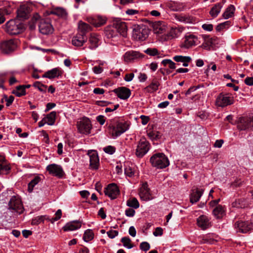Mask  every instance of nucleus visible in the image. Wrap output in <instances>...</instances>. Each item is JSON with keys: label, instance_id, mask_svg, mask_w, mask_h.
I'll list each match as a JSON object with an SVG mask.
<instances>
[{"label": "nucleus", "instance_id": "obj_40", "mask_svg": "<svg viewBox=\"0 0 253 253\" xmlns=\"http://www.w3.org/2000/svg\"><path fill=\"white\" fill-rule=\"evenodd\" d=\"M94 238V234L91 229L86 230L84 234L83 239L85 242H89L92 240Z\"/></svg>", "mask_w": 253, "mask_h": 253}, {"label": "nucleus", "instance_id": "obj_54", "mask_svg": "<svg viewBox=\"0 0 253 253\" xmlns=\"http://www.w3.org/2000/svg\"><path fill=\"white\" fill-rule=\"evenodd\" d=\"M103 150L105 153L112 155L115 153L116 148L115 147L110 145L104 147L103 148Z\"/></svg>", "mask_w": 253, "mask_h": 253}, {"label": "nucleus", "instance_id": "obj_35", "mask_svg": "<svg viewBox=\"0 0 253 253\" xmlns=\"http://www.w3.org/2000/svg\"><path fill=\"white\" fill-rule=\"evenodd\" d=\"M99 39L95 34H91L89 39V42L90 44L89 48L91 49H94L98 46Z\"/></svg>", "mask_w": 253, "mask_h": 253}, {"label": "nucleus", "instance_id": "obj_49", "mask_svg": "<svg viewBox=\"0 0 253 253\" xmlns=\"http://www.w3.org/2000/svg\"><path fill=\"white\" fill-rule=\"evenodd\" d=\"M33 86L36 88H38L39 90L42 92H45L47 88V86L46 85L43 84L40 82H36Z\"/></svg>", "mask_w": 253, "mask_h": 253}, {"label": "nucleus", "instance_id": "obj_32", "mask_svg": "<svg viewBox=\"0 0 253 253\" xmlns=\"http://www.w3.org/2000/svg\"><path fill=\"white\" fill-rule=\"evenodd\" d=\"M249 205L248 201L244 198L239 199L236 200L232 203V206L234 207L237 208H245L247 207Z\"/></svg>", "mask_w": 253, "mask_h": 253}, {"label": "nucleus", "instance_id": "obj_30", "mask_svg": "<svg viewBox=\"0 0 253 253\" xmlns=\"http://www.w3.org/2000/svg\"><path fill=\"white\" fill-rule=\"evenodd\" d=\"M79 32L80 34H83L84 36H86V33L91 30V28L87 23L80 22L79 24Z\"/></svg>", "mask_w": 253, "mask_h": 253}, {"label": "nucleus", "instance_id": "obj_10", "mask_svg": "<svg viewBox=\"0 0 253 253\" xmlns=\"http://www.w3.org/2000/svg\"><path fill=\"white\" fill-rule=\"evenodd\" d=\"M105 195L114 200L117 198V197L120 194V190L117 185L115 183L109 184L104 189Z\"/></svg>", "mask_w": 253, "mask_h": 253}, {"label": "nucleus", "instance_id": "obj_6", "mask_svg": "<svg viewBox=\"0 0 253 253\" xmlns=\"http://www.w3.org/2000/svg\"><path fill=\"white\" fill-rule=\"evenodd\" d=\"M253 127V116L241 117L237 122V128L240 130H246Z\"/></svg>", "mask_w": 253, "mask_h": 253}, {"label": "nucleus", "instance_id": "obj_13", "mask_svg": "<svg viewBox=\"0 0 253 253\" xmlns=\"http://www.w3.org/2000/svg\"><path fill=\"white\" fill-rule=\"evenodd\" d=\"M39 28L40 32L43 35L51 34L53 31L51 24L44 19L40 20Z\"/></svg>", "mask_w": 253, "mask_h": 253}, {"label": "nucleus", "instance_id": "obj_56", "mask_svg": "<svg viewBox=\"0 0 253 253\" xmlns=\"http://www.w3.org/2000/svg\"><path fill=\"white\" fill-rule=\"evenodd\" d=\"M4 98L5 99V101H6V105L7 106H9L13 102L14 97L12 95H10L8 98H7L6 95H4Z\"/></svg>", "mask_w": 253, "mask_h": 253}, {"label": "nucleus", "instance_id": "obj_26", "mask_svg": "<svg viewBox=\"0 0 253 253\" xmlns=\"http://www.w3.org/2000/svg\"><path fill=\"white\" fill-rule=\"evenodd\" d=\"M225 2V0H222V2L217 3L214 5L210 11V14L211 17L215 18L217 16Z\"/></svg>", "mask_w": 253, "mask_h": 253}, {"label": "nucleus", "instance_id": "obj_43", "mask_svg": "<svg viewBox=\"0 0 253 253\" xmlns=\"http://www.w3.org/2000/svg\"><path fill=\"white\" fill-rule=\"evenodd\" d=\"M173 60L177 62H190L191 58L189 56H184L182 55H176L173 57Z\"/></svg>", "mask_w": 253, "mask_h": 253}, {"label": "nucleus", "instance_id": "obj_37", "mask_svg": "<svg viewBox=\"0 0 253 253\" xmlns=\"http://www.w3.org/2000/svg\"><path fill=\"white\" fill-rule=\"evenodd\" d=\"M41 180V178L39 176H36L34 177L33 179L31 180V181L28 184V190L31 193L33 191L34 187L35 185L38 184L40 181Z\"/></svg>", "mask_w": 253, "mask_h": 253}, {"label": "nucleus", "instance_id": "obj_53", "mask_svg": "<svg viewBox=\"0 0 253 253\" xmlns=\"http://www.w3.org/2000/svg\"><path fill=\"white\" fill-rule=\"evenodd\" d=\"M140 249L142 251L147 252L150 249V244L147 242H143L140 244Z\"/></svg>", "mask_w": 253, "mask_h": 253}, {"label": "nucleus", "instance_id": "obj_23", "mask_svg": "<svg viewBox=\"0 0 253 253\" xmlns=\"http://www.w3.org/2000/svg\"><path fill=\"white\" fill-rule=\"evenodd\" d=\"M159 85L160 83L157 80V79H153L151 83L149 85L144 88L143 91L145 93H153L158 89Z\"/></svg>", "mask_w": 253, "mask_h": 253}, {"label": "nucleus", "instance_id": "obj_59", "mask_svg": "<svg viewBox=\"0 0 253 253\" xmlns=\"http://www.w3.org/2000/svg\"><path fill=\"white\" fill-rule=\"evenodd\" d=\"M163 230L161 227H157L155 231L153 232L155 236H161L163 235Z\"/></svg>", "mask_w": 253, "mask_h": 253}, {"label": "nucleus", "instance_id": "obj_16", "mask_svg": "<svg viewBox=\"0 0 253 253\" xmlns=\"http://www.w3.org/2000/svg\"><path fill=\"white\" fill-rule=\"evenodd\" d=\"M113 135L118 137L124 133L128 128V126L123 122H119L116 126H112Z\"/></svg>", "mask_w": 253, "mask_h": 253}, {"label": "nucleus", "instance_id": "obj_18", "mask_svg": "<svg viewBox=\"0 0 253 253\" xmlns=\"http://www.w3.org/2000/svg\"><path fill=\"white\" fill-rule=\"evenodd\" d=\"M235 226L239 232L246 233L252 229L253 225L248 221H238L235 223Z\"/></svg>", "mask_w": 253, "mask_h": 253}, {"label": "nucleus", "instance_id": "obj_24", "mask_svg": "<svg viewBox=\"0 0 253 253\" xmlns=\"http://www.w3.org/2000/svg\"><path fill=\"white\" fill-rule=\"evenodd\" d=\"M192 193L190 195V201L192 204L197 203L200 200L202 196L204 190L201 189H199L198 188L194 189L192 190Z\"/></svg>", "mask_w": 253, "mask_h": 253}, {"label": "nucleus", "instance_id": "obj_47", "mask_svg": "<svg viewBox=\"0 0 253 253\" xmlns=\"http://www.w3.org/2000/svg\"><path fill=\"white\" fill-rule=\"evenodd\" d=\"M148 136L152 140H157L160 138V133L158 131H151L148 132Z\"/></svg>", "mask_w": 253, "mask_h": 253}, {"label": "nucleus", "instance_id": "obj_36", "mask_svg": "<svg viewBox=\"0 0 253 253\" xmlns=\"http://www.w3.org/2000/svg\"><path fill=\"white\" fill-rule=\"evenodd\" d=\"M56 116V113L55 111H52L49 114H47L46 117H44V119L46 122V123L48 125H53L55 121V118Z\"/></svg>", "mask_w": 253, "mask_h": 253}, {"label": "nucleus", "instance_id": "obj_4", "mask_svg": "<svg viewBox=\"0 0 253 253\" xmlns=\"http://www.w3.org/2000/svg\"><path fill=\"white\" fill-rule=\"evenodd\" d=\"M8 209L11 211L16 212L19 214L23 212L24 208L21 200L16 196H12L8 204Z\"/></svg>", "mask_w": 253, "mask_h": 253}, {"label": "nucleus", "instance_id": "obj_11", "mask_svg": "<svg viewBox=\"0 0 253 253\" xmlns=\"http://www.w3.org/2000/svg\"><path fill=\"white\" fill-rule=\"evenodd\" d=\"M87 155L89 157V166L92 169L96 170L99 168V159L97 151L95 150H89Z\"/></svg>", "mask_w": 253, "mask_h": 253}, {"label": "nucleus", "instance_id": "obj_20", "mask_svg": "<svg viewBox=\"0 0 253 253\" xmlns=\"http://www.w3.org/2000/svg\"><path fill=\"white\" fill-rule=\"evenodd\" d=\"M114 25L116 29L117 33H119L123 37H125L127 32V26L125 22L121 20H117L114 21Z\"/></svg>", "mask_w": 253, "mask_h": 253}, {"label": "nucleus", "instance_id": "obj_41", "mask_svg": "<svg viewBox=\"0 0 253 253\" xmlns=\"http://www.w3.org/2000/svg\"><path fill=\"white\" fill-rule=\"evenodd\" d=\"M126 205L128 207H131L135 209L138 208L139 207V202L135 198H133L128 200L126 202Z\"/></svg>", "mask_w": 253, "mask_h": 253}, {"label": "nucleus", "instance_id": "obj_17", "mask_svg": "<svg viewBox=\"0 0 253 253\" xmlns=\"http://www.w3.org/2000/svg\"><path fill=\"white\" fill-rule=\"evenodd\" d=\"M117 96L123 100L127 99L131 95L130 90L126 87H119L113 90Z\"/></svg>", "mask_w": 253, "mask_h": 253}, {"label": "nucleus", "instance_id": "obj_27", "mask_svg": "<svg viewBox=\"0 0 253 253\" xmlns=\"http://www.w3.org/2000/svg\"><path fill=\"white\" fill-rule=\"evenodd\" d=\"M81 227V223L78 221H73L67 223L63 228L64 231H73Z\"/></svg>", "mask_w": 253, "mask_h": 253}, {"label": "nucleus", "instance_id": "obj_12", "mask_svg": "<svg viewBox=\"0 0 253 253\" xmlns=\"http://www.w3.org/2000/svg\"><path fill=\"white\" fill-rule=\"evenodd\" d=\"M144 55L139 51L130 50L126 52L124 55V60L126 62L134 61L144 57Z\"/></svg>", "mask_w": 253, "mask_h": 253}, {"label": "nucleus", "instance_id": "obj_34", "mask_svg": "<svg viewBox=\"0 0 253 253\" xmlns=\"http://www.w3.org/2000/svg\"><path fill=\"white\" fill-rule=\"evenodd\" d=\"M224 212L225 211L223 207L220 205H218L215 207V208L212 211L213 214L216 218H222L223 214H224Z\"/></svg>", "mask_w": 253, "mask_h": 253}, {"label": "nucleus", "instance_id": "obj_50", "mask_svg": "<svg viewBox=\"0 0 253 253\" xmlns=\"http://www.w3.org/2000/svg\"><path fill=\"white\" fill-rule=\"evenodd\" d=\"M144 52L150 56H155L159 55V52L156 48H148L144 50Z\"/></svg>", "mask_w": 253, "mask_h": 253}, {"label": "nucleus", "instance_id": "obj_29", "mask_svg": "<svg viewBox=\"0 0 253 253\" xmlns=\"http://www.w3.org/2000/svg\"><path fill=\"white\" fill-rule=\"evenodd\" d=\"M50 13L63 18H66L68 15L66 9L62 7H56L53 8L50 11Z\"/></svg>", "mask_w": 253, "mask_h": 253}, {"label": "nucleus", "instance_id": "obj_51", "mask_svg": "<svg viewBox=\"0 0 253 253\" xmlns=\"http://www.w3.org/2000/svg\"><path fill=\"white\" fill-rule=\"evenodd\" d=\"M12 12V9L10 7H2L0 8V15L3 16L9 15Z\"/></svg>", "mask_w": 253, "mask_h": 253}, {"label": "nucleus", "instance_id": "obj_28", "mask_svg": "<svg viewBox=\"0 0 253 253\" xmlns=\"http://www.w3.org/2000/svg\"><path fill=\"white\" fill-rule=\"evenodd\" d=\"M61 74V71L57 68H54L45 72L43 75V78H47L50 79L58 77Z\"/></svg>", "mask_w": 253, "mask_h": 253}, {"label": "nucleus", "instance_id": "obj_63", "mask_svg": "<svg viewBox=\"0 0 253 253\" xmlns=\"http://www.w3.org/2000/svg\"><path fill=\"white\" fill-rule=\"evenodd\" d=\"M93 72L95 74H100L103 71V69L99 66H96L92 68Z\"/></svg>", "mask_w": 253, "mask_h": 253}, {"label": "nucleus", "instance_id": "obj_57", "mask_svg": "<svg viewBox=\"0 0 253 253\" xmlns=\"http://www.w3.org/2000/svg\"><path fill=\"white\" fill-rule=\"evenodd\" d=\"M118 232L116 230H111L107 232V234L109 238L113 239L118 235Z\"/></svg>", "mask_w": 253, "mask_h": 253}, {"label": "nucleus", "instance_id": "obj_52", "mask_svg": "<svg viewBox=\"0 0 253 253\" xmlns=\"http://www.w3.org/2000/svg\"><path fill=\"white\" fill-rule=\"evenodd\" d=\"M39 15L38 14H36V16H35L30 21V24H29V28L31 30H34L36 27V24L35 23L37 22V21L39 19Z\"/></svg>", "mask_w": 253, "mask_h": 253}, {"label": "nucleus", "instance_id": "obj_42", "mask_svg": "<svg viewBox=\"0 0 253 253\" xmlns=\"http://www.w3.org/2000/svg\"><path fill=\"white\" fill-rule=\"evenodd\" d=\"M12 93L16 96L21 97L26 94V90L24 89L23 86L19 85L16 87V89L13 91Z\"/></svg>", "mask_w": 253, "mask_h": 253}, {"label": "nucleus", "instance_id": "obj_15", "mask_svg": "<svg viewBox=\"0 0 253 253\" xmlns=\"http://www.w3.org/2000/svg\"><path fill=\"white\" fill-rule=\"evenodd\" d=\"M46 169L49 173L54 176L61 177L63 175V170L62 168L56 164H52L48 165Z\"/></svg>", "mask_w": 253, "mask_h": 253}, {"label": "nucleus", "instance_id": "obj_22", "mask_svg": "<svg viewBox=\"0 0 253 253\" xmlns=\"http://www.w3.org/2000/svg\"><path fill=\"white\" fill-rule=\"evenodd\" d=\"M197 223L203 230H205L211 226L208 218L205 215H201L197 219Z\"/></svg>", "mask_w": 253, "mask_h": 253}, {"label": "nucleus", "instance_id": "obj_25", "mask_svg": "<svg viewBox=\"0 0 253 253\" xmlns=\"http://www.w3.org/2000/svg\"><path fill=\"white\" fill-rule=\"evenodd\" d=\"M197 41V38L193 35L186 36L183 46L185 48H189L191 46L196 45Z\"/></svg>", "mask_w": 253, "mask_h": 253}, {"label": "nucleus", "instance_id": "obj_60", "mask_svg": "<svg viewBox=\"0 0 253 253\" xmlns=\"http://www.w3.org/2000/svg\"><path fill=\"white\" fill-rule=\"evenodd\" d=\"M202 28L207 31H211L213 29V25L212 24H204L202 25Z\"/></svg>", "mask_w": 253, "mask_h": 253}, {"label": "nucleus", "instance_id": "obj_5", "mask_svg": "<svg viewBox=\"0 0 253 253\" xmlns=\"http://www.w3.org/2000/svg\"><path fill=\"white\" fill-rule=\"evenodd\" d=\"M150 143L145 138L141 139L138 143L135 155L138 158L143 157L149 150Z\"/></svg>", "mask_w": 253, "mask_h": 253}, {"label": "nucleus", "instance_id": "obj_64", "mask_svg": "<svg viewBox=\"0 0 253 253\" xmlns=\"http://www.w3.org/2000/svg\"><path fill=\"white\" fill-rule=\"evenodd\" d=\"M147 79V76L146 74L145 73H140L139 76H138V79L140 82H145Z\"/></svg>", "mask_w": 253, "mask_h": 253}, {"label": "nucleus", "instance_id": "obj_33", "mask_svg": "<svg viewBox=\"0 0 253 253\" xmlns=\"http://www.w3.org/2000/svg\"><path fill=\"white\" fill-rule=\"evenodd\" d=\"M105 35L108 38H112L117 35L116 29L115 28L114 23L112 26L107 27L104 31Z\"/></svg>", "mask_w": 253, "mask_h": 253}, {"label": "nucleus", "instance_id": "obj_38", "mask_svg": "<svg viewBox=\"0 0 253 253\" xmlns=\"http://www.w3.org/2000/svg\"><path fill=\"white\" fill-rule=\"evenodd\" d=\"M234 10L235 7L234 5H230V6L226 8V10L223 13L222 16L225 19H228L233 15Z\"/></svg>", "mask_w": 253, "mask_h": 253}, {"label": "nucleus", "instance_id": "obj_39", "mask_svg": "<svg viewBox=\"0 0 253 253\" xmlns=\"http://www.w3.org/2000/svg\"><path fill=\"white\" fill-rule=\"evenodd\" d=\"M106 23V19L101 16H98L92 20V24L96 27H100Z\"/></svg>", "mask_w": 253, "mask_h": 253}, {"label": "nucleus", "instance_id": "obj_3", "mask_svg": "<svg viewBox=\"0 0 253 253\" xmlns=\"http://www.w3.org/2000/svg\"><path fill=\"white\" fill-rule=\"evenodd\" d=\"M149 29L145 25H137L134 27L132 32V37L138 41H143L148 37Z\"/></svg>", "mask_w": 253, "mask_h": 253}, {"label": "nucleus", "instance_id": "obj_61", "mask_svg": "<svg viewBox=\"0 0 253 253\" xmlns=\"http://www.w3.org/2000/svg\"><path fill=\"white\" fill-rule=\"evenodd\" d=\"M134 75L133 73L127 74L126 75L124 80L126 82H130L132 80Z\"/></svg>", "mask_w": 253, "mask_h": 253}, {"label": "nucleus", "instance_id": "obj_45", "mask_svg": "<svg viewBox=\"0 0 253 253\" xmlns=\"http://www.w3.org/2000/svg\"><path fill=\"white\" fill-rule=\"evenodd\" d=\"M231 22L230 21H227L225 22L218 24L216 27V30L217 32H220L224 29L228 28L230 26Z\"/></svg>", "mask_w": 253, "mask_h": 253}, {"label": "nucleus", "instance_id": "obj_19", "mask_svg": "<svg viewBox=\"0 0 253 253\" xmlns=\"http://www.w3.org/2000/svg\"><path fill=\"white\" fill-rule=\"evenodd\" d=\"M139 196L141 199L144 201H147L152 199L147 183L143 184L140 190Z\"/></svg>", "mask_w": 253, "mask_h": 253}, {"label": "nucleus", "instance_id": "obj_55", "mask_svg": "<svg viewBox=\"0 0 253 253\" xmlns=\"http://www.w3.org/2000/svg\"><path fill=\"white\" fill-rule=\"evenodd\" d=\"M55 216L53 217L51 219V222L53 223L55 221L58 220L62 216V211L60 209H59L57 211L55 214Z\"/></svg>", "mask_w": 253, "mask_h": 253}, {"label": "nucleus", "instance_id": "obj_31", "mask_svg": "<svg viewBox=\"0 0 253 253\" xmlns=\"http://www.w3.org/2000/svg\"><path fill=\"white\" fill-rule=\"evenodd\" d=\"M4 159L0 156V175L7 174L9 172L11 168L9 165L3 164Z\"/></svg>", "mask_w": 253, "mask_h": 253}, {"label": "nucleus", "instance_id": "obj_9", "mask_svg": "<svg viewBox=\"0 0 253 253\" xmlns=\"http://www.w3.org/2000/svg\"><path fill=\"white\" fill-rule=\"evenodd\" d=\"M16 46L13 40L4 41L0 43V49L2 53L8 54L13 51Z\"/></svg>", "mask_w": 253, "mask_h": 253}, {"label": "nucleus", "instance_id": "obj_8", "mask_svg": "<svg viewBox=\"0 0 253 253\" xmlns=\"http://www.w3.org/2000/svg\"><path fill=\"white\" fill-rule=\"evenodd\" d=\"M215 103L218 107H224L232 104L233 98L227 94L221 93L217 97Z\"/></svg>", "mask_w": 253, "mask_h": 253}, {"label": "nucleus", "instance_id": "obj_46", "mask_svg": "<svg viewBox=\"0 0 253 253\" xmlns=\"http://www.w3.org/2000/svg\"><path fill=\"white\" fill-rule=\"evenodd\" d=\"M176 19L181 22H183L186 23H188L192 22V18L189 16L179 15L176 16Z\"/></svg>", "mask_w": 253, "mask_h": 253}, {"label": "nucleus", "instance_id": "obj_21", "mask_svg": "<svg viewBox=\"0 0 253 253\" xmlns=\"http://www.w3.org/2000/svg\"><path fill=\"white\" fill-rule=\"evenodd\" d=\"M87 39L86 36H84L83 34L81 35L78 33L73 38L72 43L74 46H82L87 41Z\"/></svg>", "mask_w": 253, "mask_h": 253}, {"label": "nucleus", "instance_id": "obj_7", "mask_svg": "<svg viewBox=\"0 0 253 253\" xmlns=\"http://www.w3.org/2000/svg\"><path fill=\"white\" fill-rule=\"evenodd\" d=\"M77 128L81 133L84 134L90 133L91 128L90 120L87 118H83L77 123Z\"/></svg>", "mask_w": 253, "mask_h": 253}, {"label": "nucleus", "instance_id": "obj_44", "mask_svg": "<svg viewBox=\"0 0 253 253\" xmlns=\"http://www.w3.org/2000/svg\"><path fill=\"white\" fill-rule=\"evenodd\" d=\"M121 242L123 244L124 247H126L128 249H131L133 246L131 244V240L128 237H124L121 239Z\"/></svg>", "mask_w": 253, "mask_h": 253}, {"label": "nucleus", "instance_id": "obj_58", "mask_svg": "<svg viewBox=\"0 0 253 253\" xmlns=\"http://www.w3.org/2000/svg\"><path fill=\"white\" fill-rule=\"evenodd\" d=\"M135 211L132 209H127L126 210L125 213L127 216L132 217L135 214Z\"/></svg>", "mask_w": 253, "mask_h": 253}, {"label": "nucleus", "instance_id": "obj_1", "mask_svg": "<svg viewBox=\"0 0 253 253\" xmlns=\"http://www.w3.org/2000/svg\"><path fill=\"white\" fill-rule=\"evenodd\" d=\"M25 25L18 18L10 19L4 25L5 31L10 35H17L24 32Z\"/></svg>", "mask_w": 253, "mask_h": 253}, {"label": "nucleus", "instance_id": "obj_48", "mask_svg": "<svg viewBox=\"0 0 253 253\" xmlns=\"http://www.w3.org/2000/svg\"><path fill=\"white\" fill-rule=\"evenodd\" d=\"M45 217L42 215L38 216L33 218L31 222L33 225H37L42 222H43Z\"/></svg>", "mask_w": 253, "mask_h": 253}, {"label": "nucleus", "instance_id": "obj_14", "mask_svg": "<svg viewBox=\"0 0 253 253\" xmlns=\"http://www.w3.org/2000/svg\"><path fill=\"white\" fill-rule=\"evenodd\" d=\"M31 12L30 7L27 4L21 5L17 9V17L20 20H25L29 17Z\"/></svg>", "mask_w": 253, "mask_h": 253}, {"label": "nucleus", "instance_id": "obj_2", "mask_svg": "<svg viewBox=\"0 0 253 253\" xmlns=\"http://www.w3.org/2000/svg\"><path fill=\"white\" fill-rule=\"evenodd\" d=\"M150 162L152 167L158 169H163L169 165V159L162 153H156L152 155L150 159Z\"/></svg>", "mask_w": 253, "mask_h": 253}, {"label": "nucleus", "instance_id": "obj_62", "mask_svg": "<svg viewBox=\"0 0 253 253\" xmlns=\"http://www.w3.org/2000/svg\"><path fill=\"white\" fill-rule=\"evenodd\" d=\"M245 83L246 84L248 85H253V77H247L245 80Z\"/></svg>", "mask_w": 253, "mask_h": 253}]
</instances>
